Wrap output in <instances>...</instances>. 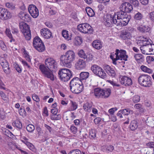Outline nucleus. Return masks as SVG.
<instances>
[{"label":"nucleus","instance_id":"48","mask_svg":"<svg viewBox=\"0 0 154 154\" xmlns=\"http://www.w3.org/2000/svg\"><path fill=\"white\" fill-rule=\"evenodd\" d=\"M69 154H82L81 152L78 149H73L70 151Z\"/></svg>","mask_w":154,"mask_h":154},{"label":"nucleus","instance_id":"12","mask_svg":"<svg viewBox=\"0 0 154 154\" xmlns=\"http://www.w3.org/2000/svg\"><path fill=\"white\" fill-rule=\"evenodd\" d=\"M120 82L122 84L125 86H130L132 84V82L131 79L126 76L122 77L120 80Z\"/></svg>","mask_w":154,"mask_h":154},{"label":"nucleus","instance_id":"19","mask_svg":"<svg viewBox=\"0 0 154 154\" xmlns=\"http://www.w3.org/2000/svg\"><path fill=\"white\" fill-rule=\"evenodd\" d=\"M92 45L95 48L99 50L102 47V45L99 40H95L92 43Z\"/></svg>","mask_w":154,"mask_h":154},{"label":"nucleus","instance_id":"62","mask_svg":"<svg viewBox=\"0 0 154 154\" xmlns=\"http://www.w3.org/2000/svg\"><path fill=\"white\" fill-rule=\"evenodd\" d=\"M101 119L100 117H97L94 119V122L95 124H98L101 121Z\"/></svg>","mask_w":154,"mask_h":154},{"label":"nucleus","instance_id":"50","mask_svg":"<svg viewBox=\"0 0 154 154\" xmlns=\"http://www.w3.org/2000/svg\"><path fill=\"white\" fill-rule=\"evenodd\" d=\"M23 33L26 39L27 40H30L31 38V32Z\"/></svg>","mask_w":154,"mask_h":154},{"label":"nucleus","instance_id":"38","mask_svg":"<svg viewBox=\"0 0 154 154\" xmlns=\"http://www.w3.org/2000/svg\"><path fill=\"white\" fill-rule=\"evenodd\" d=\"M78 54L79 57L83 58V59H84V60H85L86 57H87V55L83 50L81 49L78 52Z\"/></svg>","mask_w":154,"mask_h":154},{"label":"nucleus","instance_id":"32","mask_svg":"<svg viewBox=\"0 0 154 154\" xmlns=\"http://www.w3.org/2000/svg\"><path fill=\"white\" fill-rule=\"evenodd\" d=\"M122 112V114L124 116L128 115L129 114H132L133 113V111L132 110H130L129 109H125L120 110Z\"/></svg>","mask_w":154,"mask_h":154},{"label":"nucleus","instance_id":"29","mask_svg":"<svg viewBox=\"0 0 154 154\" xmlns=\"http://www.w3.org/2000/svg\"><path fill=\"white\" fill-rule=\"evenodd\" d=\"M78 105L75 102L71 101L70 106L68 108V110L69 111H72L75 110L77 108Z\"/></svg>","mask_w":154,"mask_h":154},{"label":"nucleus","instance_id":"15","mask_svg":"<svg viewBox=\"0 0 154 154\" xmlns=\"http://www.w3.org/2000/svg\"><path fill=\"white\" fill-rule=\"evenodd\" d=\"M120 36L123 40L130 39L131 37V33L126 30L121 32Z\"/></svg>","mask_w":154,"mask_h":154},{"label":"nucleus","instance_id":"4","mask_svg":"<svg viewBox=\"0 0 154 154\" xmlns=\"http://www.w3.org/2000/svg\"><path fill=\"white\" fill-rule=\"evenodd\" d=\"M120 8V10L116 13L117 16V21L120 22L119 26H125L128 24L131 16L127 15V13L122 8Z\"/></svg>","mask_w":154,"mask_h":154},{"label":"nucleus","instance_id":"9","mask_svg":"<svg viewBox=\"0 0 154 154\" xmlns=\"http://www.w3.org/2000/svg\"><path fill=\"white\" fill-rule=\"evenodd\" d=\"M78 30L84 33H91L92 32V27L88 23H82L77 26Z\"/></svg>","mask_w":154,"mask_h":154},{"label":"nucleus","instance_id":"52","mask_svg":"<svg viewBox=\"0 0 154 154\" xmlns=\"http://www.w3.org/2000/svg\"><path fill=\"white\" fill-rule=\"evenodd\" d=\"M4 72L7 74L9 75L11 73V69L9 67V66H8V67L7 66V67L5 68L4 69H3Z\"/></svg>","mask_w":154,"mask_h":154},{"label":"nucleus","instance_id":"53","mask_svg":"<svg viewBox=\"0 0 154 154\" xmlns=\"http://www.w3.org/2000/svg\"><path fill=\"white\" fill-rule=\"evenodd\" d=\"M5 33L7 36L9 38L12 37V35L11 33V31L10 29L7 28L6 29Z\"/></svg>","mask_w":154,"mask_h":154},{"label":"nucleus","instance_id":"11","mask_svg":"<svg viewBox=\"0 0 154 154\" xmlns=\"http://www.w3.org/2000/svg\"><path fill=\"white\" fill-rule=\"evenodd\" d=\"M120 8H122L126 13H130L133 9L132 5L127 2L123 3L120 7Z\"/></svg>","mask_w":154,"mask_h":154},{"label":"nucleus","instance_id":"58","mask_svg":"<svg viewBox=\"0 0 154 154\" xmlns=\"http://www.w3.org/2000/svg\"><path fill=\"white\" fill-rule=\"evenodd\" d=\"M143 57V55L140 54H136L134 55V57L137 61Z\"/></svg>","mask_w":154,"mask_h":154},{"label":"nucleus","instance_id":"26","mask_svg":"<svg viewBox=\"0 0 154 154\" xmlns=\"http://www.w3.org/2000/svg\"><path fill=\"white\" fill-rule=\"evenodd\" d=\"M92 107V104L88 102L84 104L83 106L84 110L88 112H90L91 111Z\"/></svg>","mask_w":154,"mask_h":154},{"label":"nucleus","instance_id":"16","mask_svg":"<svg viewBox=\"0 0 154 154\" xmlns=\"http://www.w3.org/2000/svg\"><path fill=\"white\" fill-rule=\"evenodd\" d=\"M126 51L125 50H121L119 53V60L124 61H127V58L128 57V55L126 54Z\"/></svg>","mask_w":154,"mask_h":154},{"label":"nucleus","instance_id":"49","mask_svg":"<svg viewBox=\"0 0 154 154\" xmlns=\"http://www.w3.org/2000/svg\"><path fill=\"white\" fill-rule=\"evenodd\" d=\"M54 8H50L49 10V13L50 15H55L57 13L56 11L54 10Z\"/></svg>","mask_w":154,"mask_h":154},{"label":"nucleus","instance_id":"57","mask_svg":"<svg viewBox=\"0 0 154 154\" xmlns=\"http://www.w3.org/2000/svg\"><path fill=\"white\" fill-rule=\"evenodd\" d=\"M146 145L150 148H154V142H150L146 143Z\"/></svg>","mask_w":154,"mask_h":154},{"label":"nucleus","instance_id":"13","mask_svg":"<svg viewBox=\"0 0 154 154\" xmlns=\"http://www.w3.org/2000/svg\"><path fill=\"white\" fill-rule=\"evenodd\" d=\"M41 34L45 38L48 39L51 37H53L51 32L47 28H45L41 29Z\"/></svg>","mask_w":154,"mask_h":154},{"label":"nucleus","instance_id":"18","mask_svg":"<svg viewBox=\"0 0 154 154\" xmlns=\"http://www.w3.org/2000/svg\"><path fill=\"white\" fill-rule=\"evenodd\" d=\"M94 94L96 98H103V89L96 88L94 89Z\"/></svg>","mask_w":154,"mask_h":154},{"label":"nucleus","instance_id":"25","mask_svg":"<svg viewBox=\"0 0 154 154\" xmlns=\"http://www.w3.org/2000/svg\"><path fill=\"white\" fill-rule=\"evenodd\" d=\"M137 29L141 32H149L150 30V28L147 26L141 25L137 28Z\"/></svg>","mask_w":154,"mask_h":154},{"label":"nucleus","instance_id":"51","mask_svg":"<svg viewBox=\"0 0 154 154\" xmlns=\"http://www.w3.org/2000/svg\"><path fill=\"white\" fill-rule=\"evenodd\" d=\"M25 57L26 58V60L28 62H30L31 61V59L30 58L29 55L26 53V51H24V54Z\"/></svg>","mask_w":154,"mask_h":154},{"label":"nucleus","instance_id":"55","mask_svg":"<svg viewBox=\"0 0 154 154\" xmlns=\"http://www.w3.org/2000/svg\"><path fill=\"white\" fill-rule=\"evenodd\" d=\"M32 97L33 100L37 102H38L40 101L38 97L36 94H33Z\"/></svg>","mask_w":154,"mask_h":154},{"label":"nucleus","instance_id":"5","mask_svg":"<svg viewBox=\"0 0 154 154\" xmlns=\"http://www.w3.org/2000/svg\"><path fill=\"white\" fill-rule=\"evenodd\" d=\"M58 74L61 80L64 82L68 81L72 76L71 71L67 69H60L59 71Z\"/></svg>","mask_w":154,"mask_h":154},{"label":"nucleus","instance_id":"28","mask_svg":"<svg viewBox=\"0 0 154 154\" xmlns=\"http://www.w3.org/2000/svg\"><path fill=\"white\" fill-rule=\"evenodd\" d=\"M42 42L41 39L38 36L35 37L33 40V45L34 47H37Z\"/></svg>","mask_w":154,"mask_h":154},{"label":"nucleus","instance_id":"27","mask_svg":"<svg viewBox=\"0 0 154 154\" xmlns=\"http://www.w3.org/2000/svg\"><path fill=\"white\" fill-rule=\"evenodd\" d=\"M86 63H88L90 64H92L94 62V60L93 58V56L91 54H89L88 55H87V57L85 59Z\"/></svg>","mask_w":154,"mask_h":154},{"label":"nucleus","instance_id":"21","mask_svg":"<svg viewBox=\"0 0 154 154\" xmlns=\"http://www.w3.org/2000/svg\"><path fill=\"white\" fill-rule=\"evenodd\" d=\"M103 98H106L108 97L110 95L111 90L109 88H105L103 89Z\"/></svg>","mask_w":154,"mask_h":154},{"label":"nucleus","instance_id":"7","mask_svg":"<svg viewBox=\"0 0 154 154\" xmlns=\"http://www.w3.org/2000/svg\"><path fill=\"white\" fill-rule=\"evenodd\" d=\"M103 22L104 25L107 27H112L113 24L119 26V24L120 23V22L117 21L115 16L114 15L112 17L111 15L106 16Z\"/></svg>","mask_w":154,"mask_h":154},{"label":"nucleus","instance_id":"2","mask_svg":"<svg viewBox=\"0 0 154 154\" xmlns=\"http://www.w3.org/2000/svg\"><path fill=\"white\" fill-rule=\"evenodd\" d=\"M75 56L74 52L72 50L66 52L65 55L61 56L60 60V62L63 65L67 67H70L71 63L75 60Z\"/></svg>","mask_w":154,"mask_h":154},{"label":"nucleus","instance_id":"10","mask_svg":"<svg viewBox=\"0 0 154 154\" xmlns=\"http://www.w3.org/2000/svg\"><path fill=\"white\" fill-rule=\"evenodd\" d=\"M28 9L29 13L33 18H36L38 16V11L35 5H29Z\"/></svg>","mask_w":154,"mask_h":154},{"label":"nucleus","instance_id":"8","mask_svg":"<svg viewBox=\"0 0 154 154\" xmlns=\"http://www.w3.org/2000/svg\"><path fill=\"white\" fill-rule=\"evenodd\" d=\"M91 69L96 75L103 79L106 77V74L103 69L97 65H94L91 67Z\"/></svg>","mask_w":154,"mask_h":154},{"label":"nucleus","instance_id":"45","mask_svg":"<svg viewBox=\"0 0 154 154\" xmlns=\"http://www.w3.org/2000/svg\"><path fill=\"white\" fill-rule=\"evenodd\" d=\"M6 6L11 10L15 9V7L14 5L12 3H7L5 4Z\"/></svg>","mask_w":154,"mask_h":154},{"label":"nucleus","instance_id":"23","mask_svg":"<svg viewBox=\"0 0 154 154\" xmlns=\"http://www.w3.org/2000/svg\"><path fill=\"white\" fill-rule=\"evenodd\" d=\"M0 63L2 66L3 69L8 67V63L7 61L4 58L2 57H0Z\"/></svg>","mask_w":154,"mask_h":154},{"label":"nucleus","instance_id":"59","mask_svg":"<svg viewBox=\"0 0 154 154\" xmlns=\"http://www.w3.org/2000/svg\"><path fill=\"white\" fill-rule=\"evenodd\" d=\"M0 95L4 100L7 98L6 95L3 91H0Z\"/></svg>","mask_w":154,"mask_h":154},{"label":"nucleus","instance_id":"40","mask_svg":"<svg viewBox=\"0 0 154 154\" xmlns=\"http://www.w3.org/2000/svg\"><path fill=\"white\" fill-rule=\"evenodd\" d=\"M26 129L28 131L32 132L35 129V127L32 124H29L27 126Z\"/></svg>","mask_w":154,"mask_h":154},{"label":"nucleus","instance_id":"37","mask_svg":"<svg viewBox=\"0 0 154 154\" xmlns=\"http://www.w3.org/2000/svg\"><path fill=\"white\" fill-rule=\"evenodd\" d=\"M75 44L76 45H79L82 42V39L81 37L77 36L75 38Z\"/></svg>","mask_w":154,"mask_h":154},{"label":"nucleus","instance_id":"31","mask_svg":"<svg viewBox=\"0 0 154 154\" xmlns=\"http://www.w3.org/2000/svg\"><path fill=\"white\" fill-rule=\"evenodd\" d=\"M85 10L87 14L89 17H93L95 14L93 10L89 7H86Z\"/></svg>","mask_w":154,"mask_h":154},{"label":"nucleus","instance_id":"39","mask_svg":"<svg viewBox=\"0 0 154 154\" xmlns=\"http://www.w3.org/2000/svg\"><path fill=\"white\" fill-rule=\"evenodd\" d=\"M50 117L51 119L52 120H59L61 119V116L59 114H52L50 116Z\"/></svg>","mask_w":154,"mask_h":154},{"label":"nucleus","instance_id":"33","mask_svg":"<svg viewBox=\"0 0 154 154\" xmlns=\"http://www.w3.org/2000/svg\"><path fill=\"white\" fill-rule=\"evenodd\" d=\"M89 72H82L80 74V76L81 80L86 79L88 77Z\"/></svg>","mask_w":154,"mask_h":154},{"label":"nucleus","instance_id":"54","mask_svg":"<svg viewBox=\"0 0 154 154\" xmlns=\"http://www.w3.org/2000/svg\"><path fill=\"white\" fill-rule=\"evenodd\" d=\"M70 130L73 134H75L77 131V128L74 126H71L70 128Z\"/></svg>","mask_w":154,"mask_h":154},{"label":"nucleus","instance_id":"30","mask_svg":"<svg viewBox=\"0 0 154 154\" xmlns=\"http://www.w3.org/2000/svg\"><path fill=\"white\" fill-rule=\"evenodd\" d=\"M143 14L139 12L136 14L134 17V20L137 21H141L143 19Z\"/></svg>","mask_w":154,"mask_h":154},{"label":"nucleus","instance_id":"43","mask_svg":"<svg viewBox=\"0 0 154 154\" xmlns=\"http://www.w3.org/2000/svg\"><path fill=\"white\" fill-rule=\"evenodd\" d=\"M148 48L149 49V52L150 53L149 54H154V44H152L149 45Z\"/></svg>","mask_w":154,"mask_h":154},{"label":"nucleus","instance_id":"63","mask_svg":"<svg viewBox=\"0 0 154 154\" xmlns=\"http://www.w3.org/2000/svg\"><path fill=\"white\" fill-rule=\"evenodd\" d=\"M114 147L112 146H109L106 147V150L110 152H112L114 150Z\"/></svg>","mask_w":154,"mask_h":154},{"label":"nucleus","instance_id":"47","mask_svg":"<svg viewBox=\"0 0 154 154\" xmlns=\"http://www.w3.org/2000/svg\"><path fill=\"white\" fill-rule=\"evenodd\" d=\"M140 97L138 95H135L133 98V101L134 103H137L140 101Z\"/></svg>","mask_w":154,"mask_h":154},{"label":"nucleus","instance_id":"6","mask_svg":"<svg viewBox=\"0 0 154 154\" xmlns=\"http://www.w3.org/2000/svg\"><path fill=\"white\" fill-rule=\"evenodd\" d=\"M151 78L149 75H142L138 79V83L145 87H149L152 85Z\"/></svg>","mask_w":154,"mask_h":154},{"label":"nucleus","instance_id":"46","mask_svg":"<svg viewBox=\"0 0 154 154\" xmlns=\"http://www.w3.org/2000/svg\"><path fill=\"white\" fill-rule=\"evenodd\" d=\"M108 74L109 75L112 76V77H114L116 75V73L114 69L112 68L108 72Z\"/></svg>","mask_w":154,"mask_h":154},{"label":"nucleus","instance_id":"60","mask_svg":"<svg viewBox=\"0 0 154 154\" xmlns=\"http://www.w3.org/2000/svg\"><path fill=\"white\" fill-rule=\"evenodd\" d=\"M109 82L114 87H119L120 86V85L119 84H116L113 81L109 80Z\"/></svg>","mask_w":154,"mask_h":154},{"label":"nucleus","instance_id":"56","mask_svg":"<svg viewBox=\"0 0 154 154\" xmlns=\"http://www.w3.org/2000/svg\"><path fill=\"white\" fill-rule=\"evenodd\" d=\"M25 13L23 12H21L18 15L19 17L23 20H24V16L25 15Z\"/></svg>","mask_w":154,"mask_h":154},{"label":"nucleus","instance_id":"1","mask_svg":"<svg viewBox=\"0 0 154 154\" xmlns=\"http://www.w3.org/2000/svg\"><path fill=\"white\" fill-rule=\"evenodd\" d=\"M45 66L44 64L40 65L39 69L45 76L54 81V76L51 69L57 68V62L53 58H50L45 60Z\"/></svg>","mask_w":154,"mask_h":154},{"label":"nucleus","instance_id":"41","mask_svg":"<svg viewBox=\"0 0 154 154\" xmlns=\"http://www.w3.org/2000/svg\"><path fill=\"white\" fill-rule=\"evenodd\" d=\"M130 4H132L134 7H138L139 4L137 0H129Z\"/></svg>","mask_w":154,"mask_h":154},{"label":"nucleus","instance_id":"20","mask_svg":"<svg viewBox=\"0 0 154 154\" xmlns=\"http://www.w3.org/2000/svg\"><path fill=\"white\" fill-rule=\"evenodd\" d=\"M145 40H138L137 43V44H142V45L143 47H146V48H148L149 45H151V43H147L149 42V40L147 38H144Z\"/></svg>","mask_w":154,"mask_h":154},{"label":"nucleus","instance_id":"36","mask_svg":"<svg viewBox=\"0 0 154 154\" xmlns=\"http://www.w3.org/2000/svg\"><path fill=\"white\" fill-rule=\"evenodd\" d=\"M140 69L143 71L148 73H152V69L144 65L141 66L140 67Z\"/></svg>","mask_w":154,"mask_h":154},{"label":"nucleus","instance_id":"42","mask_svg":"<svg viewBox=\"0 0 154 154\" xmlns=\"http://www.w3.org/2000/svg\"><path fill=\"white\" fill-rule=\"evenodd\" d=\"M147 120L148 121V122L149 123V126L153 127V126H154V118H148Z\"/></svg>","mask_w":154,"mask_h":154},{"label":"nucleus","instance_id":"14","mask_svg":"<svg viewBox=\"0 0 154 154\" xmlns=\"http://www.w3.org/2000/svg\"><path fill=\"white\" fill-rule=\"evenodd\" d=\"M86 61L84 59H79L75 63L76 67L78 69L84 68L86 66Z\"/></svg>","mask_w":154,"mask_h":154},{"label":"nucleus","instance_id":"61","mask_svg":"<svg viewBox=\"0 0 154 154\" xmlns=\"http://www.w3.org/2000/svg\"><path fill=\"white\" fill-rule=\"evenodd\" d=\"M15 69L19 73H20L21 72V69L19 66V65L17 64L15 65Z\"/></svg>","mask_w":154,"mask_h":154},{"label":"nucleus","instance_id":"64","mask_svg":"<svg viewBox=\"0 0 154 154\" xmlns=\"http://www.w3.org/2000/svg\"><path fill=\"white\" fill-rule=\"evenodd\" d=\"M149 17L151 20L154 22V12H151L150 13Z\"/></svg>","mask_w":154,"mask_h":154},{"label":"nucleus","instance_id":"17","mask_svg":"<svg viewBox=\"0 0 154 154\" xmlns=\"http://www.w3.org/2000/svg\"><path fill=\"white\" fill-rule=\"evenodd\" d=\"M20 28L23 33L31 32L29 26L26 23H23L22 25H20Z\"/></svg>","mask_w":154,"mask_h":154},{"label":"nucleus","instance_id":"22","mask_svg":"<svg viewBox=\"0 0 154 154\" xmlns=\"http://www.w3.org/2000/svg\"><path fill=\"white\" fill-rule=\"evenodd\" d=\"M138 123L135 120L132 121L130 125V128L132 131L135 130L138 127Z\"/></svg>","mask_w":154,"mask_h":154},{"label":"nucleus","instance_id":"24","mask_svg":"<svg viewBox=\"0 0 154 154\" xmlns=\"http://www.w3.org/2000/svg\"><path fill=\"white\" fill-rule=\"evenodd\" d=\"M34 48L39 52H42L45 50V47L42 42L37 45V47Z\"/></svg>","mask_w":154,"mask_h":154},{"label":"nucleus","instance_id":"3","mask_svg":"<svg viewBox=\"0 0 154 154\" xmlns=\"http://www.w3.org/2000/svg\"><path fill=\"white\" fill-rule=\"evenodd\" d=\"M69 87L71 91L73 93L78 94L83 90L82 82L79 78L75 77L71 80L69 83Z\"/></svg>","mask_w":154,"mask_h":154},{"label":"nucleus","instance_id":"44","mask_svg":"<svg viewBox=\"0 0 154 154\" xmlns=\"http://www.w3.org/2000/svg\"><path fill=\"white\" fill-rule=\"evenodd\" d=\"M96 136V133L94 130H91L89 135V137L91 139H93Z\"/></svg>","mask_w":154,"mask_h":154},{"label":"nucleus","instance_id":"34","mask_svg":"<svg viewBox=\"0 0 154 154\" xmlns=\"http://www.w3.org/2000/svg\"><path fill=\"white\" fill-rule=\"evenodd\" d=\"M12 125L20 129H21L22 127L21 123L18 120H16L13 122Z\"/></svg>","mask_w":154,"mask_h":154},{"label":"nucleus","instance_id":"35","mask_svg":"<svg viewBox=\"0 0 154 154\" xmlns=\"http://www.w3.org/2000/svg\"><path fill=\"white\" fill-rule=\"evenodd\" d=\"M68 32V31L64 30L62 31V35L63 37L66 39L69 40L71 39V37L69 35Z\"/></svg>","mask_w":154,"mask_h":154}]
</instances>
